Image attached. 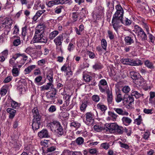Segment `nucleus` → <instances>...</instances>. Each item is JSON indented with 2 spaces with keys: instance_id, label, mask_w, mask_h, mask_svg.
Returning a JSON list of instances; mask_svg holds the SVG:
<instances>
[{
  "instance_id": "338daca9",
  "label": "nucleus",
  "mask_w": 155,
  "mask_h": 155,
  "mask_svg": "<svg viewBox=\"0 0 155 155\" xmlns=\"http://www.w3.org/2000/svg\"><path fill=\"white\" fill-rule=\"evenodd\" d=\"M87 54L88 55L89 58L91 59H93L95 57V55L94 53L90 51H87Z\"/></svg>"
},
{
  "instance_id": "f257e3e1",
  "label": "nucleus",
  "mask_w": 155,
  "mask_h": 155,
  "mask_svg": "<svg viewBox=\"0 0 155 155\" xmlns=\"http://www.w3.org/2000/svg\"><path fill=\"white\" fill-rule=\"evenodd\" d=\"M115 8L116 11L113 15L112 24L113 28L117 31L119 27V24L120 22L123 23L124 10L121 6L119 4L116 6Z\"/></svg>"
},
{
  "instance_id": "4be33fe9",
  "label": "nucleus",
  "mask_w": 155,
  "mask_h": 155,
  "mask_svg": "<svg viewBox=\"0 0 155 155\" xmlns=\"http://www.w3.org/2000/svg\"><path fill=\"white\" fill-rule=\"evenodd\" d=\"M7 111L9 114V117L10 118H12L15 116L16 112V110L9 108L7 109Z\"/></svg>"
},
{
  "instance_id": "a19ab883",
  "label": "nucleus",
  "mask_w": 155,
  "mask_h": 155,
  "mask_svg": "<svg viewBox=\"0 0 155 155\" xmlns=\"http://www.w3.org/2000/svg\"><path fill=\"white\" fill-rule=\"evenodd\" d=\"M83 78L85 81L88 82H89L92 78V77L91 76L87 74H83Z\"/></svg>"
},
{
  "instance_id": "c03bdc74",
  "label": "nucleus",
  "mask_w": 155,
  "mask_h": 155,
  "mask_svg": "<svg viewBox=\"0 0 155 155\" xmlns=\"http://www.w3.org/2000/svg\"><path fill=\"white\" fill-rule=\"evenodd\" d=\"M56 149V147L55 146H52L51 147H48L46 149V150L45 151V153H48L49 152H52L55 150Z\"/></svg>"
},
{
  "instance_id": "39448f33",
  "label": "nucleus",
  "mask_w": 155,
  "mask_h": 155,
  "mask_svg": "<svg viewBox=\"0 0 155 155\" xmlns=\"http://www.w3.org/2000/svg\"><path fill=\"white\" fill-rule=\"evenodd\" d=\"M63 37L62 35H60L56 38L54 40L56 48H59L60 50L61 49L62 41H63Z\"/></svg>"
},
{
  "instance_id": "8fccbe9b",
  "label": "nucleus",
  "mask_w": 155,
  "mask_h": 155,
  "mask_svg": "<svg viewBox=\"0 0 155 155\" xmlns=\"http://www.w3.org/2000/svg\"><path fill=\"white\" fill-rule=\"evenodd\" d=\"M122 90L124 93L125 94H127L130 91V88L128 86H125L123 87Z\"/></svg>"
},
{
  "instance_id": "052dcab7",
  "label": "nucleus",
  "mask_w": 155,
  "mask_h": 155,
  "mask_svg": "<svg viewBox=\"0 0 155 155\" xmlns=\"http://www.w3.org/2000/svg\"><path fill=\"white\" fill-rule=\"evenodd\" d=\"M5 23L7 25H11L12 24V21L10 18H7L5 21Z\"/></svg>"
},
{
  "instance_id": "ddd939ff",
  "label": "nucleus",
  "mask_w": 155,
  "mask_h": 155,
  "mask_svg": "<svg viewBox=\"0 0 155 155\" xmlns=\"http://www.w3.org/2000/svg\"><path fill=\"white\" fill-rule=\"evenodd\" d=\"M32 112L33 114V119H36L38 121L40 120L41 117L39 115V113L37 108H34L32 110Z\"/></svg>"
},
{
  "instance_id": "4d7b16f0",
  "label": "nucleus",
  "mask_w": 155,
  "mask_h": 155,
  "mask_svg": "<svg viewBox=\"0 0 155 155\" xmlns=\"http://www.w3.org/2000/svg\"><path fill=\"white\" fill-rule=\"evenodd\" d=\"M78 14V13L77 12H74L72 13V18L74 20V21H75L77 20V18Z\"/></svg>"
},
{
  "instance_id": "20e7f679",
  "label": "nucleus",
  "mask_w": 155,
  "mask_h": 155,
  "mask_svg": "<svg viewBox=\"0 0 155 155\" xmlns=\"http://www.w3.org/2000/svg\"><path fill=\"white\" fill-rule=\"evenodd\" d=\"M134 97L132 96L127 94L124 95L123 97V103L124 105H125L127 104H132L134 103Z\"/></svg>"
},
{
  "instance_id": "0e129e2a",
  "label": "nucleus",
  "mask_w": 155,
  "mask_h": 155,
  "mask_svg": "<svg viewBox=\"0 0 155 155\" xmlns=\"http://www.w3.org/2000/svg\"><path fill=\"white\" fill-rule=\"evenodd\" d=\"M57 133L58 136H62L64 134V131L63 128H62L56 131Z\"/></svg>"
},
{
  "instance_id": "4468645a",
  "label": "nucleus",
  "mask_w": 155,
  "mask_h": 155,
  "mask_svg": "<svg viewBox=\"0 0 155 155\" xmlns=\"http://www.w3.org/2000/svg\"><path fill=\"white\" fill-rule=\"evenodd\" d=\"M80 154V152H73L68 150H65L61 155H78Z\"/></svg>"
},
{
  "instance_id": "09e8293b",
  "label": "nucleus",
  "mask_w": 155,
  "mask_h": 155,
  "mask_svg": "<svg viewBox=\"0 0 155 155\" xmlns=\"http://www.w3.org/2000/svg\"><path fill=\"white\" fill-rule=\"evenodd\" d=\"M93 68L96 70L100 69L102 68V65L100 63H96L93 66Z\"/></svg>"
},
{
  "instance_id": "49530a36",
  "label": "nucleus",
  "mask_w": 155,
  "mask_h": 155,
  "mask_svg": "<svg viewBox=\"0 0 155 155\" xmlns=\"http://www.w3.org/2000/svg\"><path fill=\"white\" fill-rule=\"evenodd\" d=\"M108 114L109 116L111 117L113 120H116L118 115L114 112L109 111L108 112Z\"/></svg>"
},
{
  "instance_id": "b1692460",
  "label": "nucleus",
  "mask_w": 155,
  "mask_h": 155,
  "mask_svg": "<svg viewBox=\"0 0 155 155\" xmlns=\"http://www.w3.org/2000/svg\"><path fill=\"white\" fill-rule=\"evenodd\" d=\"M19 55H17V54H14L12 58L10 59L9 61V63H10L11 66H15L14 65H15V60L18 58V56Z\"/></svg>"
},
{
  "instance_id": "2eb2a0df",
  "label": "nucleus",
  "mask_w": 155,
  "mask_h": 155,
  "mask_svg": "<svg viewBox=\"0 0 155 155\" xmlns=\"http://www.w3.org/2000/svg\"><path fill=\"white\" fill-rule=\"evenodd\" d=\"M131 95L133 97L134 96L137 99L141 97H142L143 98L144 94L140 91L139 92L137 91L132 90L131 91Z\"/></svg>"
},
{
  "instance_id": "603ef678",
  "label": "nucleus",
  "mask_w": 155,
  "mask_h": 155,
  "mask_svg": "<svg viewBox=\"0 0 155 155\" xmlns=\"http://www.w3.org/2000/svg\"><path fill=\"white\" fill-rule=\"evenodd\" d=\"M101 146L102 148L105 150H107L109 147L110 145L108 143H101Z\"/></svg>"
},
{
  "instance_id": "4c0bfd02",
  "label": "nucleus",
  "mask_w": 155,
  "mask_h": 155,
  "mask_svg": "<svg viewBox=\"0 0 155 155\" xmlns=\"http://www.w3.org/2000/svg\"><path fill=\"white\" fill-rule=\"evenodd\" d=\"M117 128H116L115 132L119 134H122L123 132L124 128L122 127L119 126L117 125Z\"/></svg>"
},
{
  "instance_id": "6ab92c4d",
  "label": "nucleus",
  "mask_w": 155,
  "mask_h": 155,
  "mask_svg": "<svg viewBox=\"0 0 155 155\" xmlns=\"http://www.w3.org/2000/svg\"><path fill=\"white\" fill-rule=\"evenodd\" d=\"M59 122L57 121H54L48 124V126H50L51 130H56V128L58 126Z\"/></svg>"
},
{
  "instance_id": "f8f14e48",
  "label": "nucleus",
  "mask_w": 155,
  "mask_h": 155,
  "mask_svg": "<svg viewBox=\"0 0 155 155\" xmlns=\"http://www.w3.org/2000/svg\"><path fill=\"white\" fill-rule=\"evenodd\" d=\"M40 120L38 121L35 119H33L32 124V129L34 130H37L39 128Z\"/></svg>"
},
{
  "instance_id": "9d476101",
  "label": "nucleus",
  "mask_w": 155,
  "mask_h": 155,
  "mask_svg": "<svg viewBox=\"0 0 155 155\" xmlns=\"http://www.w3.org/2000/svg\"><path fill=\"white\" fill-rule=\"evenodd\" d=\"M38 136L41 138H48L50 137L48 131L46 129H43L39 132Z\"/></svg>"
},
{
  "instance_id": "393cba45",
  "label": "nucleus",
  "mask_w": 155,
  "mask_h": 155,
  "mask_svg": "<svg viewBox=\"0 0 155 155\" xmlns=\"http://www.w3.org/2000/svg\"><path fill=\"white\" fill-rule=\"evenodd\" d=\"M17 55H19L18 56V58L21 56L22 57V58L21 59V60L19 62V63L22 64V65L24 64L25 63V61L27 60V59L28 58V56L25 54H20V53H17Z\"/></svg>"
},
{
  "instance_id": "a18cd8bd",
  "label": "nucleus",
  "mask_w": 155,
  "mask_h": 155,
  "mask_svg": "<svg viewBox=\"0 0 155 155\" xmlns=\"http://www.w3.org/2000/svg\"><path fill=\"white\" fill-rule=\"evenodd\" d=\"M75 141L78 145H81L84 143V139L82 137H79L75 140Z\"/></svg>"
},
{
  "instance_id": "bf43d9fd",
  "label": "nucleus",
  "mask_w": 155,
  "mask_h": 155,
  "mask_svg": "<svg viewBox=\"0 0 155 155\" xmlns=\"http://www.w3.org/2000/svg\"><path fill=\"white\" fill-rule=\"evenodd\" d=\"M108 37L110 39L112 40L114 38V35L112 31L109 30L108 31Z\"/></svg>"
},
{
  "instance_id": "774afa93",
  "label": "nucleus",
  "mask_w": 155,
  "mask_h": 155,
  "mask_svg": "<svg viewBox=\"0 0 155 155\" xmlns=\"http://www.w3.org/2000/svg\"><path fill=\"white\" fill-rule=\"evenodd\" d=\"M11 106L14 108H17L18 107V103L13 101L11 104Z\"/></svg>"
},
{
  "instance_id": "a878e982",
  "label": "nucleus",
  "mask_w": 155,
  "mask_h": 155,
  "mask_svg": "<svg viewBox=\"0 0 155 155\" xmlns=\"http://www.w3.org/2000/svg\"><path fill=\"white\" fill-rule=\"evenodd\" d=\"M106 93L107 95V100L108 103L110 104L112 102L113 97L112 93L109 89L106 91Z\"/></svg>"
},
{
  "instance_id": "864d4df0",
  "label": "nucleus",
  "mask_w": 155,
  "mask_h": 155,
  "mask_svg": "<svg viewBox=\"0 0 155 155\" xmlns=\"http://www.w3.org/2000/svg\"><path fill=\"white\" fill-rule=\"evenodd\" d=\"M5 87H3L1 89L0 94L2 95H5L7 92V90Z\"/></svg>"
},
{
  "instance_id": "680f3d73",
  "label": "nucleus",
  "mask_w": 155,
  "mask_h": 155,
  "mask_svg": "<svg viewBox=\"0 0 155 155\" xmlns=\"http://www.w3.org/2000/svg\"><path fill=\"white\" fill-rule=\"evenodd\" d=\"M92 99L94 101L97 102L99 101L100 98L97 95H94L92 97Z\"/></svg>"
},
{
  "instance_id": "bb28decb",
  "label": "nucleus",
  "mask_w": 155,
  "mask_h": 155,
  "mask_svg": "<svg viewBox=\"0 0 155 155\" xmlns=\"http://www.w3.org/2000/svg\"><path fill=\"white\" fill-rule=\"evenodd\" d=\"M45 28V26L43 24L38 25L36 28L35 31L41 32L42 34H44V30Z\"/></svg>"
},
{
  "instance_id": "c9c22d12",
  "label": "nucleus",
  "mask_w": 155,
  "mask_h": 155,
  "mask_svg": "<svg viewBox=\"0 0 155 155\" xmlns=\"http://www.w3.org/2000/svg\"><path fill=\"white\" fill-rule=\"evenodd\" d=\"M84 26L83 25H81L79 26V30H78L77 28H75V30L76 33L77 34L79 35H81L80 32L82 31L83 30H84Z\"/></svg>"
},
{
  "instance_id": "6e6d98bb",
  "label": "nucleus",
  "mask_w": 155,
  "mask_h": 155,
  "mask_svg": "<svg viewBox=\"0 0 155 155\" xmlns=\"http://www.w3.org/2000/svg\"><path fill=\"white\" fill-rule=\"evenodd\" d=\"M87 107V103L84 102L83 103L80 107V110L82 111H84L85 110V109Z\"/></svg>"
},
{
  "instance_id": "69168bd1",
  "label": "nucleus",
  "mask_w": 155,
  "mask_h": 155,
  "mask_svg": "<svg viewBox=\"0 0 155 155\" xmlns=\"http://www.w3.org/2000/svg\"><path fill=\"white\" fill-rule=\"evenodd\" d=\"M120 144L121 147L127 149L129 148L128 145L126 143H123L121 142H120Z\"/></svg>"
},
{
  "instance_id": "7c9ffc66",
  "label": "nucleus",
  "mask_w": 155,
  "mask_h": 155,
  "mask_svg": "<svg viewBox=\"0 0 155 155\" xmlns=\"http://www.w3.org/2000/svg\"><path fill=\"white\" fill-rule=\"evenodd\" d=\"M59 32L57 30H54L51 32L49 35V38L50 40H53L58 34Z\"/></svg>"
},
{
  "instance_id": "a211bd4d",
  "label": "nucleus",
  "mask_w": 155,
  "mask_h": 155,
  "mask_svg": "<svg viewBox=\"0 0 155 155\" xmlns=\"http://www.w3.org/2000/svg\"><path fill=\"white\" fill-rule=\"evenodd\" d=\"M123 124L126 126L129 125L132 122V120L128 117H124L121 119Z\"/></svg>"
},
{
  "instance_id": "f704fd0d",
  "label": "nucleus",
  "mask_w": 155,
  "mask_h": 155,
  "mask_svg": "<svg viewBox=\"0 0 155 155\" xmlns=\"http://www.w3.org/2000/svg\"><path fill=\"white\" fill-rule=\"evenodd\" d=\"M133 81L136 84L140 85L141 83L143 81V79L140 76V78H137V79Z\"/></svg>"
},
{
  "instance_id": "c756f323",
  "label": "nucleus",
  "mask_w": 155,
  "mask_h": 155,
  "mask_svg": "<svg viewBox=\"0 0 155 155\" xmlns=\"http://www.w3.org/2000/svg\"><path fill=\"white\" fill-rule=\"evenodd\" d=\"M25 52L30 55H31L35 54V51L34 50V49L33 48L28 47L25 50Z\"/></svg>"
},
{
  "instance_id": "423d86ee",
  "label": "nucleus",
  "mask_w": 155,
  "mask_h": 155,
  "mask_svg": "<svg viewBox=\"0 0 155 155\" xmlns=\"http://www.w3.org/2000/svg\"><path fill=\"white\" fill-rule=\"evenodd\" d=\"M86 124L87 125L92 124L94 121V115L91 112H87L86 114Z\"/></svg>"
},
{
  "instance_id": "ea45409f",
  "label": "nucleus",
  "mask_w": 155,
  "mask_h": 155,
  "mask_svg": "<svg viewBox=\"0 0 155 155\" xmlns=\"http://www.w3.org/2000/svg\"><path fill=\"white\" fill-rule=\"evenodd\" d=\"M42 14L41 10L38 11L36 13L35 15L33 17V19L34 21H36L38 18L40 17Z\"/></svg>"
},
{
  "instance_id": "1a4fd4ad",
  "label": "nucleus",
  "mask_w": 155,
  "mask_h": 155,
  "mask_svg": "<svg viewBox=\"0 0 155 155\" xmlns=\"http://www.w3.org/2000/svg\"><path fill=\"white\" fill-rule=\"evenodd\" d=\"M69 2V0H57L49 2L48 5L50 7L55 5L59 4H66Z\"/></svg>"
},
{
  "instance_id": "e2e57ef3",
  "label": "nucleus",
  "mask_w": 155,
  "mask_h": 155,
  "mask_svg": "<svg viewBox=\"0 0 155 155\" xmlns=\"http://www.w3.org/2000/svg\"><path fill=\"white\" fill-rule=\"evenodd\" d=\"M62 8V6L57 7L55 9V12L57 14H59L61 11V9Z\"/></svg>"
},
{
  "instance_id": "c85d7f7f",
  "label": "nucleus",
  "mask_w": 155,
  "mask_h": 155,
  "mask_svg": "<svg viewBox=\"0 0 155 155\" xmlns=\"http://www.w3.org/2000/svg\"><path fill=\"white\" fill-rule=\"evenodd\" d=\"M50 142L49 140H44L41 142L40 144L42 146V148L43 151L44 150L45 147H48Z\"/></svg>"
},
{
  "instance_id": "473e14b6",
  "label": "nucleus",
  "mask_w": 155,
  "mask_h": 155,
  "mask_svg": "<svg viewBox=\"0 0 155 155\" xmlns=\"http://www.w3.org/2000/svg\"><path fill=\"white\" fill-rule=\"evenodd\" d=\"M94 130L97 132H100L104 129V128L101 126V125L98 124L95 125L94 127Z\"/></svg>"
},
{
  "instance_id": "412c9836",
  "label": "nucleus",
  "mask_w": 155,
  "mask_h": 155,
  "mask_svg": "<svg viewBox=\"0 0 155 155\" xmlns=\"http://www.w3.org/2000/svg\"><path fill=\"white\" fill-rule=\"evenodd\" d=\"M61 70L66 72V75H68V73L71 71V68L69 66H67L66 64H64L61 68Z\"/></svg>"
},
{
  "instance_id": "de8ad7c7",
  "label": "nucleus",
  "mask_w": 155,
  "mask_h": 155,
  "mask_svg": "<svg viewBox=\"0 0 155 155\" xmlns=\"http://www.w3.org/2000/svg\"><path fill=\"white\" fill-rule=\"evenodd\" d=\"M142 121V117L140 115H139L138 118L135 120L134 123L137 124L139 125L141 124Z\"/></svg>"
},
{
  "instance_id": "e433bc0d",
  "label": "nucleus",
  "mask_w": 155,
  "mask_h": 155,
  "mask_svg": "<svg viewBox=\"0 0 155 155\" xmlns=\"http://www.w3.org/2000/svg\"><path fill=\"white\" fill-rule=\"evenodd\" d=\"M12 72V74L14 76L16 77L18 76L19 74V71L18 68H16L15 66L13 67Z\"/></svg>"
},
{
  "instance_id": "f3484780",
  "label": "nucleus",
  "mask_w": 155,
  "mask_h": 155,
  "mask_svg": "<svg viewBox=\"0 0 155 155\" xmlns=\"http://www.w3.org/2000/svg\"><path fill=\"white\" fill-rule=\"evenodd\" d=\"M133 37L131 35L127 36L124 38V41L126 44L130 45L134 43V40L133 39Z\"/></svg>"
},
{
  "instance_id": "58836bf2",
  "label": "nucleus",
  "mask_w": 155,
  "mask_h": 155,
  "mask_svg": "<svg viewBox=\"0 0 155 155\" xmlns=\"http://www.w3.org/2000/svg\"><path fill=\"white\" fill-rule=\"evenodd\" d=\"M145 65L149 68L152 69L154 68L153 63L148 60L146 61L145 62Z\"/></svg>"
},
{
  "instance_id": "9b49d317",
  "label": "nucleus",
  "mask_w": 155,
  "mask_h": 155,
  "mask_svg": "<svg viewBox=\"0 0 155 155\" xmlns=\"http://www.w3.org/2000/svg\"><path fill=\"white\" fill-rule=\"evenodd\" d=\"M113 109L114 111L120 115L127 116L129 114V113L127 112L124 110L122 108H114Z\"/></svg>"
},
{
  "instance_id": "5fc2aeb1",
  "label": "nucleus",
  "mask_w": 155,
  "mask_h": 155,
  "mask_svg": "<svg viewBox=\"0 0 155 155\" xmlns=\"http://www.w3.org/2000/svg\"><path fill=\"white\" fill-rule=\"evenodd\" d=\"M48 111L50 113H53L56 110V108L54 105H51L48 109Z\"/></svg>"
},
{
  "instance_id": "72a5a7b5",
  "label": "nucleus",
  "mask_w": 155,
  "mask_h": 155,
  "mask_svg": "<svg viewBox=\"0 0 155 155\" xmlns=\"http://www.w3.org/2000/svg\"><path fill=\"white\" fill-rule=\"evenodd\" d=\"M71 123V127H73L76 129L78 128L81 126V124L77 121H72Z\"/></svg>"
},
{
  "instance_id": "aec40b11",
  "label": "nucleus",
  "mask_w": 155,
  "mask_h": 155,
  "mask_svg": "<svg viewBox=\"0 0 155 155\" xmlns=\"http://www.w3.org/2000/svg\"><path fill=\"white\" fill-rule=\"evenodd\" d=\"M149 102L152 104H155V92L150 91V92Z\"/></svg>"
},
{
  "instance_id": "f03ea898",
  "label": "nucleus",
  "mask_w": 155,
  "mask_h": 155,
  "mask_svg": "<svg viewBox=\"0 0 155 155\" xmlns=\"http://www.w3.org/2000/svg\"><path fill=\"white\" fill-rule=\"evenodd\" d=\"M44 34L35 31V34L33 39L34 43L41 42L46 43L48 40L47 38L43 36Z\"/></svg>"
},
{
  "instance_id": "13d9d810",
  "label": "nucleus",
  "mask_w": 155,
  "mask_h": 155,
  "mask_svg": "<svg viewBox=\"0 0 155 155\" xmlns=\"http://www.w3.org/2000/svg\"><path fill=\"white\" fill-rule=\"evenodd\" d=\"M98 85L102 86H107V83L105 79H102L100 81Z\"/></svg>"
},
{
  "instance_id": "cd10ccee",
  "label": "nucleus",
  "mask_w": 155,
  "mask_h": 155,
  "mask_svg": "<svg viewBox=\"0 0 155 155\" xmlns=\"http://www.w3.org/2000/svg\"><path fill=\"white\" fill-rule=\"evenodd\" d=\"M53 72L51 70L48 71L47 74V78L49 81V82L53 83Z\"/></svg>"
},
{
  "instance_id": "5701e85b",
  "label": "nucleus",
  "mask_w": 155,
  "mask_h": 155,
  "mask_svg": "<svg viewBox=\"0 0 155 155\" xmlns=\"http://www.w3.org/2000/svg\"><path fill=\"white\" fill-rule=\"evenodd\" d=\"M130 75L131 78L134 81V80L138 78H140V74L134 71H132L130 72Z\"/></svg>"
},
{
  "instance_id": "dca6fc26",
  "label": "nucleus",
  "mask_w": 155,
  "mask_h": 155,
  "mask_svg": "<svg viewBox=\"0 0 155 155\" xmlns=\"http://www.w3.org/2000/svg\"><path fill=\"white\" fill-rule=\"evenodd\" d=\"M41 91L45 90H48L50 89H53V85L51 82H49L47 83L46 85H44L40 87Z\"/></svg>"
},
{
  "instance_id": "37998d69",
  "label": "nucleus",
  "mask_w": 155,
  "mask_h": 155,
  "mask_svg": "<svg viewBox=\"0 0 155 155\" xmlns=\"http://www.w3.org/2000/svg\"><path fill=\"white\" fill-rule=\"evenodd\" d=\"M101 44L103 49H104L105 50H106L107 45L106 40L104 39H102L101 41Z\"/></svg>"
},
{
  "instance_id": "3c124183",
  "label": "nucleus",
  "mask_w": 155,
  "mask_h": 155,
  "mask_svg": "<svg viewBox=\"0 0 155 155\" xmlns=\"http://www.w3.org/2000/svg\"><path fill=\"white\" fill-rule=\"evenodd\" d=\"M153 109H147L146 108L143 109V111L147 114H151L153 113Z\"/></svg>"
},
{
  "instance_id": "2f4dec72",
  "label": "nucleus",
  "mask_w": 155,
  "mask_h": 155,
  "mask_svg": "<svg viewBox=\"0 0 155 155\" xmlns=\"http://www.w3.org/2000/svg\"><path fill=\"white\" fill-rule=\"evenodd\" d=\"M97 109L100 110L102 112L104 113L107 109L106 106L100 103L97 104Z\"/></svg>"
},
{
  "instance_id": "7ed1b4c3",
  "label": "nucleus",
  "mask_w": 155,
  "mask_h": 155,
  "mask_svg": "<svg viewBox=\"0 0 155 155\" xmlns=\"http://www.w3.org/2000/svg\"><path fill=\"white\" fill-rule=\"evenodd\" d=\"M120 61L124 64H128L131 66H138L141 65L143 64L140 60H134L131 58H123Z\"/></svg>"
},
{
  "instance_id": "6e6552de",
  "label": "nucleus",
  "mask_w": 155,
  "mask_h": 155,
  "mask_svg": "<svg viewBox=\"0 0 155 155\" xmlns=\"http://www.w3.org/2000/svg\"><path fill=\"white\" fill-rule=\"evenodd\" d=\"M117 125L116 124L114 123L106 124V127L107 129L106 130V131L109 130L111 133L115 132L116 127H117Z\"/></svg>"
},
{
  "instance_id": "0eeeda50",
  "label": "nucleus",
  "mask_w": 155,
  "mask_h": 155,
  "mask_svg": "<svg viewBox=\"0 0 155 155\" xmlns=\"http://www.w3.org/2000/svg\"><path fill=\"white\" fill-rule=\"evenodd\" d=\"M54 90L51 91H49L46 93L45 94L47 98L51 100L55 99V96L57 94V91L54 88Z\"/></svg>"
},
{
  "instance_id": "79ce46f5",
  "label": "nucleus",
  "mask_w": 155,
  "mask_h": 155,
  "mask_svg": "<svg viewBox=\"0 0 155 155\" xmlns=\"http://www.w3.org/2000/svg\"><path fill=\"white\" fill-rule=\"evenodd\" d=\"M116 101L117 103H119L122 101H123V97H122L121 94L119 93L117 94V97L116 98Z\"/></svg>"
}]
</instances>
